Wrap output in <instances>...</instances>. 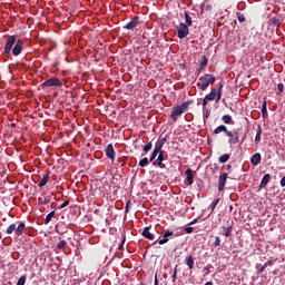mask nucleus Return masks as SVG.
I'll return each mask as SVG.
<instances>
[{
	"label": "nucleus",
	"mask_w": 285,
	"mask_h": 285,
	"mask_svg": "<svg viewBox=\"0 0 285 285\" xmlns=\"http://www.w3.org/2000/svg\"><path fill=\"white\" fill-rule=\"evenodd\" d=\"M215 97H217V88H213L210 92L205 96V98L209 101H215Z\"/></svg>",
	"instance_id": "obj_22"
},
{
	"label": "nucleus",
	"mask_w": 285,
	"mask_h": 285,
	"mask_svg": "<svg viewBox=\"0 0 285 285\" xmlns=\"http://www.w3.org/2000/svg\"><path fill=\"white\" fill-rule=\"evenodd\" d=\"M236 17L240 23H244V21H246V16H244V13L242 12H237Z\"/></svg>",
	"instance_id": "obj_33"
},
{
	"label": "nucleus",
	"mask_w": 285,
	"mask_h": 285,
	"mask_svg": "<svg viewBox=\"0 0 285 285\" xmlns=\"http://www.w3.org/2000/svg\"><path fill=\"white\" fill-rule=\"evenodd\" d=\"M266 100L263 101V105H262V115H263V118L266 119V117H268V109L266 108Z\"/></svg>",
	"instance_id": "obj_28"
},
{
	"label": "nucleus",
	"mask_w": 285,
	"mask_h": 285,
	"mask_svg": "<svg viewBox=\"0 0 285 285\" xmlns=\"http://www.w3.org/2000/svg\"><path fill=\"white\" fill-rule=\"evenodd\" d=\"M157 155H159V151H157L156 149H154L150 158H149V161H151L154 164L155 159H157Z\"/></svg>",
	"instance_id": "obj_38"
},
{
	"label": "nucleus",
	"mask_w": 285,
	"mask_h": 285,
	"mask_svg": "<svg viewBox=\"0 0 285 285\" xmlns=\"http://www.w3.org/2000/svg\"><path fill=\"white\" fill-rule=\"evenodd\" d=\"M281 186L282 188H285V176L281 179Z\"/></svg>",
	"instance_id": "obj_51"
},
{
	"label": "nucleus",
	"mask_w": 285,
	"mask_h": 285,
	"mask_svg": "<svg viewBox=\"0 0 285 285\" xmlns=\"http://www.w3.org/2000/svg\"><path fill=\"white\" fill-rule=\"evenodd\" d=\"M228 179V174L224 173L218 178V190L222 191L226 188V181Z\"/></svg>",
	"instance_id": "obj_9"
},
{
	"label": "nucleus",
	"mask_w": 285,
	"mask_h": 285,
	"mask_svg": "<svg viewBox=\"0 0 285 285\" xmlns=\"http://www.w3.org/2000/svg\"><path fill=\"white\" fill-rule=\"evenodd\" d=\"M48 181H50V170H47L43 174L42 179L38 184L39 188H43V186H46V184H48Z\"/></svg>",
	"instance_id": "obj_15"
},
{
	"label": "nucleus",
	"mask_w": 285,
	"mask_h": 285,
	"mask_svg": "<svg viewBox=\"0 0 285 285\" xmlns=\"http://www.w3.org/2000/svg\"><path fill=\"white\" fill-rule=\"evenodd\" d=\"M217 81V78L213 73H205L202 76L197 82V86L202 92L208 89L209 86H213Z\"/></svg>",
	"instance_id": "obj_2"
},
{
	"label": "nucleus",
	"mask_w": 285,
	"mask_h": 285,
	"mask_svg": "<svg viewBox=\"0 0 285 285\" xmlns=\"http://www.w3.org/2000/svg\"><path fill=\"white\" fill-rule=\"evenodd\" d=\"M223 232H220V235H224L225 237H232L233 236V225L229 227H222Z\"/></svg>",
	"instance_id": "obj_21"
},
{
	"label": "nucleus",
	"mask_w": 285,
	"mask_h": 285,
	"mask_svg": "<svg viewBox=\"0 0 285 285\" xmlns=\"http://www.w3.org/2000/svg\"><path fill=\"white\" fill-rule=\"evenodd\" d=\"M27 279H28V276L22 275V276L18 279L17 285H26Z\"/></svg>",
	"instance_id": "obj_34"
},
{
	"label": "nucleus",
	"mask_w": 285,
	"mask_h": 285,
	"mask_svg": "<svg viewBox=\"0 0 285 285\" xmlns=\"http://www.w3.org/2000/svg\"><path fill=\"white\" fill-rule=\"evenodd\" d=\"M250 164L253 166H259V164H262V154H254L253 157L250 158Z\"/></svg>",
	"instance_id": "obj_16"
},
{
	"label": "nucleus",
	"mask_w": 285,
	"mask_h": 285,
	"mask_svg": "<svg viewBox=\"0 0 285 285\" xmlns=\"http://www.w3.org/2000/svg\"><path fill=\"white\" fill-rule=\"evenodd\" d=\"M138 166H140V168H146V166H148V158L145 157V158L140 159Z\"/></svg>",
	"instance_id": "obj_32"
},
{
	"label": "nucleus",
	"mask_w": 285,
	"mask_h": 285,
	"mask_svg": "<svg viewBox=\"0 0 285 285\" xmlns=\"http://www.w3.org/2000/svg\"><path fill=\"white\" fill-rule=\"evenodd\" d=\"M52 217H55V210L50 212L46 218H45V224L48 225L50 222H52Z\"/></svg>",
	"instance_id": "obj_30"
},
{
	"label": "nucleus",
	"mask_w": 285,
	"mask_h": 285,
	"mask_svg": "<svg viewBox=\"0 0 285 285\" xmlns=\"http://www.w3.org/2000/svg\"><path fill=\"white\" fill-rule=\"evenodd\" d=\"M105 153H106L107 159L115 161V157L117 153L115 151V147L112 146V144L107 145Z\"/></svg>",
	"instance_id": "obj_7"
},
{
	"label": "nucleus",
	"mask_w": 285,
	"mask_h": 285,
	"mask_svg": "<svg viewBox=\"0 0 285 285\" xmlns=\"http://www.w3.org/2000/svg\"><path fill=\"white\" fill-rule=\"evenodd\" d=\"M206 117H208V111H207V114H206Z\"/></svg>",
	"instance_id": "obj_62"
},
{
	"label": "nucleus",
	"mask_w": 285,
	"mask_h": 285,
	"mask_svg": "<svg viewBox=\"0 0 285 285\" xmlns=\"http://www.w3.org/2000/svg\"><path fill=\"white\" fill-rule=\"evenodd\" d=\"M200 10H203V11H204V4L202 6Z\"/></svg>",
	"instance_id": "obj_58"
},
{
	"label": "nucleus",
	"mask_w": 285,
	"mask_h": 285,
	"mask_svg": "<svg viewBox=\"0 0 285 285\" xmlns=\"http://www.w3.org/2000/svg\"><path fill=\"white\" fill-rule=\"evenodd\" d=\"M222 90H224V85L220 83L218 90L216 91V104H218L222 100Z\"/></svg>",
	"instance_id": "obj_25"
},
{
	"label": "nucleus",
	"mask_w": 285,
	"mask_h": 285,
	"mask_svg": "<svg viewBox=\"0 0 285 285\" xmlns=\"http://www.w3.org/2000/svg\"><path fill=\"white\" fill-rule=\"evenodd\" d=\"M195 222H197V220H194V222H191L190 224H195Z\"/></svg>",
	"instance_id": "obj_60"
},
{
	"label": "nucleus",
	"mask_w": 285,
	"mask_h": 285,
	"mask_svg": "<svg viewBox=\"0 0 285 285\" xmlns=\"http://www.w3.org/2000/svg\"><path fill=\"white\" fill-rule=\"evenodd\" d=\"M264 271H266V267H265V266H262V267L258 269V273L262 274V273H264Z\"/></svg>",
	"instance_id": "obj_52"
},
{
	"label": "nucleus",
	"mask_w": 285,
	"mask_h": 285,
	"mask_svg": "<svg viewBox=\"0 0 285 285\" xmlns=\"http://www.w3.org/2000/svg\"><path fill=\"white\" fill-rule=\"evenodd\" d=\"M166 141H167L166 137L159 138L155 144L154 150L158 153H164L161 149L164 148V145L166 144Z\"/></svg>",
	"instance_id": "obj_13"
},
{
	"label": "nucleus",
	"mask_w": 285,
	"mask_h": 285,
	"mask_svg": "<svg viewBox=\"0 0 285 285\" xmlns=\"http://www.w3.org/2000/svg\"><path fill=\"white\" fill-rule=\"evenodd\" d=\"M124 244H126V235H122V240L118 247V250H124Z\"/></svg>",
	"instance_id": "obj_40"
},
{
	"label": "nucleus",
	"mask_w": 285,
	"mask_h": 285,
	"mask_svg": "<svg viewBox=\"0 0 285 285\" xmlns=\"http://www.w3.org/2000/svg\"><path fill=\"white\" fill-rule=\"evenodd\" d=\"M269 24H271V26H277V27H279V19H277V18H271V19H269Z\"/></svg>",
	"instance_id": "obj_37"
},
{
	"label": "nucleus",
	"mask_w": 285,
	"mask_h": 285,
	"mask_svg": "<svg viewBox=\"0 0 285 285\" xmlns=\"http://www.w3.org/2000/svg\"><path fill=\"white\" fill-rule=\"evenodd\" d=\"M70 205V200H65L58 208H66V206Z\"/></svg>",
	"instance_id": "obj_42"
},
{
	"label": "nucleus",
	"mask_w": 285,
	"mask_h": 285,
	"mask_svg": "<svg viewBox=\"0 0 285 285\" xmlns=\"http://www.w3.org/2000/svg\"><path fill=\"white\" fill-rule=\"evenodd\" d=\"M208 66V58L203 56L199 60V68L196 69V75H200L202 70H204Z\"/></svg>",
	"instance_id": "obj_11"
},
{
	"label": "nucleus",
	"mask_w": 285,
	"mask_h": 285,
	"mask_svg": "<svg viewBox=\"0 0 285 285\" xmlns=\"http://www.w3.org/2000/svg\"><path fill=\"white\" fill-rule=\"evenodd\" d=\"M204 271L206 272V275H208V273H210V265H207Z\"/></svg>",
	"instance_id": "obj_50"
},
{
	"label": "nucleus",
	"mask_w": 285,
	"mask_h": 285,
	"mask_svg": "<svg viewBox=\"0 0 285 285\" xmlns=\"http://www.w3.org/2000/svg\"><path fill=\"white\" fill-rule=\"evenodd\" d=\"M230 159V154H225L218 158L219 164H226Z\"/></svg>",
	"instance_id": "obj_29"
},
{
	"label": "nucleus",
	"mask_w": 285,
	"mask_h": 285,
	"mask_svg": "<svg viewBox=\"0 0 285 285\" xmlns=\"http://www.w3.org/2000/svg\"><path fill=\"white\" fill-rule=\"evenodd\" d=\"M142 237H145L146 239H149L150 242H153L155 239V235L153 233H150V227L144 228Z\"/></svg>",
	"instance_id": "obj_18"
},
{
	"label": "nucleus",
	"mask_w": 285,
	"mask_h": 285,
	"mask_svg": "<svg viewBox=\"0 0 285 285\" xmlns=\"http://www.w3.org/2000/svg\"><path fill=\"white\" fill-rule=\"evenodd\" d=\"M229 213H233V205L229 206Z\"/></svg>",
	"instance_id": "obj_55"
},
{
	"label": "nucleus",
	"mask_w": 285,
	"mask_h": 285,
	"mask_svg": "<svg viewBox=\"0 0 285 285\" xmlns=\"http://www.w3.org/2000/svg\"><path fill=\"white\" fill-rule=\"evenodd\" d=\"M23 230H26V223H19L18 226L17 224H11L6 233L7 235H12V233H14V235L17 237H21V235H23Z\"/></svg>",
	"instance_id": "obj_3"
},
{
	"label": "nucleus",
	"mask_w": 285,
	"mask_h": 285,
	"mask_svg": "<svg viewBox=\"0 0 285 285\" xmlns=\"http://www.w3.org/2000/svg\"><path fill=\"white\" fill-rule=\"evenodd\" d=\"M225 135L226 137H229L228 139L229 146H235V144H239V131L237 130L230 131L227 129Z\"/></svg>",
	"instance_id": "obj_5"
},
{
	"label": "nucleus",
	"mask_w": 285,
	"mask_h": 285,
	"mask_svg": "<svg viewBox=\"0 0 285 285\" xmlns=\"http://www.w3.org/2000/svg\"><path fill=\"white\" fill-rule=\"evenodd\" d=\"M171 282H173V284H175L177 282V274L176 273H173Z\"/></svg>",
	"instance_id": "obj_47"
},
{
	"label": "nucleus",
	"mask_w": 285,
	"mask_h": 285,
	"mask_svg": "<svg viewBox=\"0 0 285 285\" xmlns=\"http://www.w3.org/2000/svg\"><path fill=\"white\" fill-rule=\"evenodd\" d=\"M137 26H139V17H134L124 28L126 30H136Z\"/></svg>",
	"instance_id": "obj_10"
},
{
	"label": "nucleus",
	"mask_w": 285,
	"mask_h": 285,
	"mask_svg": "<svg viewBox=\"0 0 285 285\" xmlns=\"http://www.w3.org/2000/svg\"><path fill=\"white\" fill-rule=\"evenodd\" d=\"M2 238V235H1V233H0V239Z\"/></svg>",
	"instance_id": "obj_61"
},
{
	"label": "nucleus",
	"mask_w": 285,
	"mask_h": 285,
	"mask_svg": "<svg viewBox=\"0 0 285 285\" xmlns=\"http://www.w3.org/2000/svg\"><path fill=\"white\" fill-rule=\"evenodd\" d=\"M126 210H128V204H127V206H126Z\"/></svg>",
	"instance_id": "obj_59"
},
{
	"label": "nucleus",
	"mask_w": 285,
	"mask_h": 285,
	"mask_svg": "<svg viewBox=\"0 0 285 285\" xmlns=\"http://www.w3.org/2000/svg\"><path fill=\"white\" fill-rule=\"evenodd\" d=\"M154 285H159V281L157 279V275L155 276V283Z\"/></svg>",
	"instance_id": "obj_53"
},
{
	"label": "nucleus",
	"mask_w": 285,
	"mask_h": 285,
	"mask_svg": "<svg viewBox=\"0 0 285 285\" xmlns=\"http://www.w3.org/2000/svg\"><path fill=\"white\" fill-rule=\"evenodd\" d=\"M185 264L188 266L189 271H193L195 268V258H193V255L185 257Z\"/></svg>",
	"instance_id": "obj_17"
},
{
	"label": "nucleus",
	"mask_w": 285,
	"mask_h": 285,
	"mask_svg": "<svg viewBox=\"0 0 285 285\" xmlns=\"http://www.w3.org/2000/svg\"><path fill=\"white\" fill-rule=\"evenodd\" d=\"M208 101H210V100H208V99H206V98L203 99V107H204V108H205V106H208Z\"/></svg>",
	"instance_id": "obj_49"
},
{
	"label": "nucleus",
	"mask_w": 285,
	"mask_h": 285,
	"mask_svg": "<svg viewBox=\"0 0 285 285\" xmlns=\"http://www.w3.org/2000/svg\"><path fill=\"white\" fill-rule=\"evenodd\" d=\"M191 104H193V100H187L178 107H180V109H183V111L186 112L188 110V108L191 106Z\"/></svg>",
	"instance_id": "obj_26"
},
{
	"label": "nucleus",
	"mask_w": 285,
	"mask_h": 285,
	"mask_svg": "<svg viewBox=\"0 0 285 285\" xmlns=\"http://www.w3.org/2000/svg\"><path fill=\"white\" fill-rule=\"evenodd\" d=\"M189 27H187L186 23L180 22L178 28H177V37L178 39H186V37H188L189 33Z\"/></svg>",
	"instance_id": "obj_6"
},
{
	"label": "nucleus",
	"mask_w": 285,
	"mask_h": 285,
	"mask_svg": "<svg viewBox=\"0 0 285 285\" xmlns=\"http://www.w3.org/2000/svg\"><path fill=\"white\" fill-rule=\"evenodd\" d=\"M217 204H219V198L218 199H215L212 205H210V208L212 210H215V208H217Z\"/></svg>",
	"instance_id": "obj_41"
},
{
	"label": "nucleus",
	"mask_w": 285,
	"mask_h": 285,
	"mask_svg": "<svg viewBox=\"0 0 285 285\" xmlns=\"http://www.w3.org/2000/svg\"><path fill=\"white\" fill-rule=\"evenodd\" d=\"M42 88H51V86H55L56 88H61L63 86V82L59 80L57 77H52L45 82L41 83Z\"/></svg>",
	"instance_id": "obj_4"
},
{
	"label": "nucleus",
	"mask_w": 285,
	"mask_h": 285,
	"mask_svg": "<svg viewBox=\"0 0 285 285\" xmlns=\"http://www.w3.org/2000/svg\"><path fill=\"white\" fill-rule=\"evenodd\" d=\"M255 141L256 144H259L262 141V125L257 126Z\"/></svg>",
	"instance_id": "obj_24"
},
{
	"label": "nucleus",
	"mask_w": 285,
	"mask_h": 285,
	"mask_svg": "<svg viewBox=\"0 0 285 285\" xmlns=\"http://www.w3.org/2000/svg\"><path fill=\"white\" fill-rule=\"evenodd\" d=\"M193 230H195V228H193V227H185V233H187V235H190L193 233Z\"/></svg>",
	"instance_id": "obj_43"
},
{
	"label": "nucleus",
	"mask_w": 285,
	"mask_h": 285,
	"mask_svg": "<svg viewBox=\"0 0 285 285\" xmlns=\"http://www.w3.org/2000/svg\"><path fill=\"white\" fill-rule=\"evenodd\" d=\"M181 115H184V111H183L181 107L180 106H176L171 110L170 119H173V121H177V118L181 117Z\"/></svg>",
	"instance_id": "obj_8"
},
{
	"label": "nucleus",
	"mask_w": 285,
	"mask_h": 285,
	"mask_svg": "<svg viewBox=\"0 0 285 285\" xmlns=\"http://www.w3.org/2000/svg\"><path fill=\"white\" fill-rule=\"evenodd\" d=\"M185 26H193V18H190V14L187 11H185Z\"/></svg>",
	"instance_id": "obj_27"
},
{
	"label": "nucleus",
	"mask_w": 285,
	"mask_h": 285,
	"mask_svg": "<svg viewBox=\"0 0 285 285\" xmlns=\"http://www.w3.org/2000/svg\"><path fill=\"white\" fill-rule=\"evenodd\" d=\"M56 248H57L58 250H63V248H66V240H60V242L57 244Z\"/></svg>",
	"instance_id": "obj_36"
},
{
	"label": "nucleus",
	"mask_w": 285,
	"mask_h": 285,
	"mask_svg": "<svg viewBox=\"0 0 285 285\" xmlns=\"http://www.w3.org/2000/svg\"><path fill=\"white\" fill-rule=\"evenodd\" d=\"M185 175H187V183L189 186H193L194 179H195V175L193 174V169L188 168L185 171Z\"/></svg>",
	"instance_id": "obj_19"
},
{
	"label": "nucleus",
	"mask_w": 285,
	"mask_h": 285,
	"mask_svg": "<svg viewBox=\"0 0 285 285\" xmlns=\"http://www.w3.org/2000/svg\"><path fill=\"white\" fill-rule=\"evenodd\" d=\"M268 181H271V174H266L264 175L261 184H259V190H262V188H266V186H268Z\"/></svg>",
	"instance_id": "obj_20"
},
{
	"label": "nucleus",
	"mask_w": 285,
	"mask_h": 285,
	"mask_svg": "<svg viewBox=\"0 0 285 285\" xmlns=\"http://www.w3.org/2000/svg\"><path fill=\"white\" fill-rule=\"evenodd\" d=\"M222 132H224L225 135L226 132H228V127H226V125H220L214 130V135H219Z\"/></svg>",
	"instance_id": "obj_23"
},
{
	"label": "nucleus",
	"mask_w": 285,
	"mask_h": 285,
	"mask_svg": "<svg viewBox=\"0 0 285 285\" xmlns=\"http://www.w3.org/2000/svg\"><path fill=\"white\" fill-rule=\"evenodd\" d=\"M277 89L279 92H284V83H278Z\"/></svg>",
	"instance_id": "obj_44"
},
{
	"label": "nucleus",
	"mask_w": 285,
	"mask_h": 285,
	"mask_svg": "<svg viewBox=\"0 0 285 285\" xmlns=\"http://www.w3.org/2000/svg\"><path fill=\"white\" fill-rule=\"evenodd\" d=\"M205 10H207V12H210V10H213V4H206Z\"/></svg>",
	"instance_id": "obj_48"
},
{
	"label": "nucleus",
	"mask_w": 285,
	"mask_h": 285,
	"mask_svg": "<svg viewBox=\"0 0 285 285\" xmlns=\"http://www.w3.org/2000/svg\"><path fill=\"white\" fill-rule=\"evenodd\" d=\"M214 246H216V247L222 246V238H219V236L215 237Z\"/></svg>",
	"instance_id": "obj_39"
},
{
	"label": "nucleus",
	"mask_w": 285,
	"mask_h": 285,
	"mask_svg": "<svg viewBox=\"0 0 285 285\" xmlns=\"http://www.w3.org/2000/svg\"><path fill=\"white\" fill-rule=\"evenodd\" d=\"M175 235L174 232L166 230L163 235V239L158 242L159 246H164V244H168V237H173Z\"/></svg>",
	"instance_id": "obj_14"
},
{
	"label": "nucleus",
	"mask_w": 285,
	"mask_h": 285,
	"mask_svg": "<svg viewBox=\"0 0 285 285\" xmlns=\"http://www.w3.org/2000/svg\"><path fill=\"white\" fill-rule=\"evenodd\" d=\"M41 204H42V205L50 204V198H49V197L43 198V200L41 202Z\"/></svg>",
	"instance_id": "obj_46"
},
{
	"label": "nucleus",
	"mask_w": 285,
	"mask_h": 285,
	"mask_svg": "<svg viewBox=\"0 0 285 285\" xmlns=\"http://www.w3.org/2000/svg\"><path fill=\"white\" fill-rule=\"evenodd\" d=\"M157 244V240L153 243V246H155Z\"/></svg>",
	"instance_id": "obj_57"
},
{
	"label": "nucleus",
	"mask_w": 285,
	"mask_h": 285,
	"mask_svg": "<svg viewBox=\"0 0 285 285\" xmlns=\"http://www.w3.org/2000/svg\"><path fill=\"white\" fill-rule=\"evenodd\" d=\"M230 168H233V166H230V165L226 166V170H230Z\"/></svg>",
	"instance_id": "obj_54"
},
{
	"label": "nucleus",
	"mask_w": 285,
	"mask_h": 285,
	"mask_svg": "<svg viewBox=\"0 0 285 285\" xmlns=\"http://www.w3.org/2000/svg\"><path fill=\"white\" fill-rule=\"evenodd\" d=\"M174 273H176L177 274V265L175 266V268H174Z\"/></svg>",
	"instance_id": "obj_56"
},
{
	"label": "nucleus",
	"mask_w": 285,
	"mask_h": 285,
	"mask_svg": "<svg viewBox=\"0 0 285 285\" xmlns=\"http://www.w3.org/2000/svg\"><path fill=\"white\" fill-rule=\"evenodd\" d=\"M23 52V41L17 39V35L8 36L4 45V55L19 57Z\"/></svg>",
	"instance_id": "obj_1"
},
{
	"label": "nucleus",
	"mask_w": 285,
	"mask_h": 285,
	"mask_svg": "<svg viewBox=\"0 0 285 285\" xmlns=\"http://www.w3.org/2000/svg\"><path fill=\"white\" fill-rule=\"evenodd\" d=\"M263 266L265 268H268V266H273V261H267Z\"/></svg>",
	"instance_id": "obj_45"
},
{
	"label": "nucleus",
	"mask_w": 285,
	"mask_h": 285,
	"mask_svg": "<svg viewBox=\"0 0 285 285\" xmlns=\"http://www.w3.org/2000/svg\"><path fill=\"white\" fill-rule=\"evenodd\" d=\"M222 121H224L225 124H233V117L230 115H224L222 117Z\"/></svg>",
	"instance_id": "obj_31"
},
{
	"label": "nucleus",
	"mask_w": 285,
	"mask_h": 285,
	"mask_svg": "<svg viewBox=\"0 0 285 285\" xmlns=\"http://www.w3.org/2000/svg\"><path fill=\"white\" fill-rule=\"evenodd\" d=\"M153 166H159V168H166V165H164V151H158V157L153 163Z\"/></svg>",
	"instance_id": "obj_12"
},
{
	"label": "nucleus",
	"mask_w": 285,
	"mask_h": 285,
	"mask_svg": "<svg viewBox=\"0 0 285 285\" xmlns=\"http://www.w3.org/2000/svg\"><path fill=\"white\" fill-rule=\"evenodd\" d=\"M144 153H150L153 150V142H148L142 148Z\"/></svg>",
	"instance_id": "obj_35"
}]
</instances>
